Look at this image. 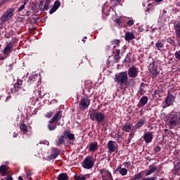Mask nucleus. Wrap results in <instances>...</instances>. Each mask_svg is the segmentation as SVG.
Instances as JSON below:
<instances>
[{
	"label": "nucleus",
	"instance_id": "1",
	"mask_svg": "<svg viewBox=\"0 0 180 180\" xmlns=\"http://www.w3.org/2000/svg\"><path fill=\"white\" fill-rule=\"evenodd\" d=\"M167 122L169 129H174L176 126H180V112H170L167 115Z\"/></svg>",
	"mask_w": 180,
	"mask_h": 180
},
{
	"label": "nucleus",
	"instance_id": "2",
	"mask_svg": "<svg viewBox=\"0 0 180 180\" xmlns=\"http://www.w3.org/2000/svg\"><path fill=\"white\" fill-rule=\"evenodd\" d=\"M63 117V110L58 111L56 115L49 121L48 129L50 131H53L57 129V124L59 125L58 122Z\"/></svg>",
	"mask_w": 180,
	"mask_h": 180
},
{
	"label": "nucleus",
	"instance_id": "3",
	"mask_svg": "<svg viewBox=\"0 0 180 180\" xmlns=\"http://www.w3.org/2000/svg\"><path fill=\"white\" fill-rule=\"evenodd\" d=\"M115 82H117L121 86L124 88H129V76L127 72H121L118 75H115Z\"/></svg>",
	"mask_w": 180,
	"mask_h": 180
},
{
	"label": "nucleus",
	"instance_id": "4",
	"mask_svg": "<svg viewBox=\"0 0 180 180\" xmlns=\"http://www.w3.org/2000/svg\"><path fill=\"white\" fill-rule=\"evenodd\" d=\"M90 119L91 120H96L98 123H102L103 120H105V114L103 112H98L96 110H92L90 113Z\"/></svg>",
	"mask_w": 180,
	"mask_h": 180
},
{
	"label": "nucleus",
	"instance_id": "5",
	"mask_svg": "<svg viewBox=\"0 0 180 180\" xmlns=\"http://www.w3.org/2000/svg\"><path fill=\"white\" fill-rule=\"evenodd\" d=\"M13 13H15V8H8L1 17V22L4 23L11 20V18L13 17Z\"/></svg>",
	"mask_w": 180,
	"mask_h": 180
},
{
	"label": "nucleus",
	"instance_id": "6",
	"mask_svg": "<svg viewBox=\"0 0 180 180\" xmlns=\"http://www.w3.org/2000/svg\"><path fill=\"white\" fill-rule=\"evenodd\" d=\"M94 165H95V160L94 158L91 156H87L83 161L82 167L84 169H91L94 168Z\"/></svg>",
	"mask_w": 180,
	"mask_h": 180
},
{
	"label": "nucleus",
	"instance_id": "7",
	"mask_svg": "<svg viewBox=\"0 0 180 180\" xmlns=\"http://www.w3.org/2000/svg\"><path fill=\"white\" fill-rule=\"evenodd\" d=\"M148 70L152 78H157L158 74H160L158 67L157 66V63L155 62H153L149 65Z\"/></svg>",
	"mask_w": 180,
	"mask_h": 180
},
{
	"label": "nucleus",
	"instance_id": "8",
	"mask_svg": "<svg viewBox=\"0 0 180 180\" xmlns=\"http://www.w3.org/2000/svg\"><path fill=\"white\" fill-rule=\"evenodd\" d=\"M174 32L176 33V39L178 43V46H180V21L174 22Z\"/></svg>",
	"mask_w": 180,
	"mask_h": 180
},
{
	"label": "nucleus",
	"instance_id": "9",
	"mask_svg": "<svg viewBox=\"0 0 180 180\" xmlns=\"http://www.w3.org/2000/svg\"><path fill=\"white\" fill-rule=\"evenodd\" d=\"M139 76V70L136 66L133 65L128 69V77L129 78H137Z\"/></svg>",
	"mask_w": 180,
	"mask_h": 180
},
{
	"label": "nucleus",
	"instance_id": "10",
	"mask_svg": "<svg viewBox=\"0 0 180 180\" xmlns=\"http://www.w3.org/2000/svg\"><path fill=\"white\" fill-rule=\"evenodd\" d=\"M175 96L171 94L169 91L167 93V96L165 98V103L167 106H172V105H174V103L175 102Z\"/></svg>",
	"mask_w": 180,
	"mask_h": 180
},
{
	"label": "nucleus",
	"instance_id": "11",
	"mask_svg": "<svg viewBox=\"0 0 180 180\" xmlns=\"http://www.w3.org/2000/svg\"><path fill=\"white\" fill-rule=\"evenodd\" d=\"M89 105H91V99L88 97L82 98L79 103L80 109H86L89 107Z\"/></svg>",
	"mask_w": 180,
	"mask_h": 180
},
{
	"label": "nucleus",
	"instance_id": "12",
	"mask_svg": "<svg viewBox=\"0 0 180 180\" xmlns=\"http://www.w3.org/2000/svg\"><path fill=\"white\" fill-rule=\"evenodd\" d=\"M12 172L9 170V167L5 165H2L0 166V175L1 176H6L8 174H11Z\"/></svg>",
	"mask_w": 180,
	"mask_h": 180
},
{
	"label": "nucleus",
	"instance_id": "13",
	"mask_svg": "<svg viewBox=\"0 0 180 180\" xmlns=\"http://www.w3.org/2000/svg\"><path fill=\"white\" fill-rule=\"evenodd\" d=\"M143 139L145 141V143H146V144H149V143H151L153 141V132H146L143 134Z\"/></svg>",
	"mask_w": 180,
	"mask_h": 180
},
{
	"label": "nucleus",
	"instance_id": "14",
	"mask_svg": "<svg viewBox=\"0 0 180 180\" xmlns=\"http://www.w3.org/2000/svg\"><path fill=\"white\" fill-rule=\"evenodd\" d=\"M15 42L11 41L8 42V44L6 45L4 50V54L6 56H8V54H11V52L13 51V47Z\"/></svg>",
	"mask_w": 180,
	"mask_h": 180
},
{
	"label": "nucleus",
	"instance_id": "15",
	"mask_svg": "<svg viewBox=\"0 0 180 180\" xmlns=\"http://www.w3.org/2000/svg\"><path fill=\"white\" fill-rule=\"evenodd\" d=\"M112 53L114 54V59L116 63H119L120 58H122V57H120V49H116V46H114Z\"/></svg>",
	"mask_w": 180,
	"mask_h": 180
},
{
	"label": "nucleus",
	"instance_id": "16",
	"mask_svg": "<svg viewBox=\"0 0 180 180\" xmlns=\"http://www.w3.org/2000/svg\"><path fill=\"white\" fill-rule=\"evenodd\" d=\"M164 41H165L164 39H162L161 41H158L155 45L156 50H158V51H160V53L165 50V46L164 45Z\"/></svg>",
	"mask_w": 180,
	"mask_h": 180
},
{
	"label": "nucleus",
	"instance_id": "17",
	"mask_svg": "<svg viewBox=\"0 0 180 180\" xmlns=\"http://www.w3.org/2000/svg\"><path fill=\"white\" fill-rule=\"evenodd\" d=\"M61 153V150L58 148H54L53 150V153L48 156L49 160H56L58 155H60V153Z\"/></svg>",
	"mask_w": 180,
	"mask_h": 180
},
{
	"label": "nucleus",
	"instance_id": "18",
	"mask_svg": "<svg viewBox=\"0 0 180 180\" xmlns=\"http://www.w3.org/2000/svg\"><path fill=\"white\" fill-rule=\"evenodd\" d=\"M134 39H136V36H134L133 32L129 31L125 32L124 40H126V41L130 43L131 40H134Z\"/></svg>",
	"mask_w": 180,
	"mask_h": 180
},
{
	"label": "nucleus",
	"instance_id": "19",
	"mask_svg": "<svg viewBox=\"0 0 180 180\" xmlns=\"http://www.w3.org/2000/svg\"><path fill=\"white\" fill-rule=\"evenodd\" d=\"M60 6H61V2L58 0H56L53 4V7L49 11L50 15H53V13H54V12H56Z\"/></svg>",
	"mask_w": 180,
	"mask_h": 180
},
{
	"label": "nucleus",
	"instance_id": "20",
	"mask_svg": "<svg viewBox=\"0 0 180 180\" xmlns=\"http://www.w3.org/2000/svg\"><path fill=\"white\" fill-rule=\"evenodd\" d=\"M37 82H39V76L37 75H32L29 77L27 83L30 84V85L36 84Z\"/></svg>",
	"mask_w": 180,
	"mask_h": 180
},
{
	"label": "nucleus",
	"instance_id": "21",
	"mask_svg": "<svg viewBox=\"0 0 180 180\" xmlns=\"http://www.w3.org/2000/svg\"><path fill=\"white\" fill-rule=\"evenodd\" d=\"M115 141H109L107 147L108 148L109 153L112 154V153H115L116 151V146H115Z\"/></svg>",
	"mask_w": 180,
	"mask_h": 180
},
{
	"label": "nucleus",
	"instance_id": "22",
	"mask_svg": "<svg viewBox=\"0 0 180 180\" xmlns=\"http://www.w3.org/2000/svg\"><path fill=\"white\" fill-rule=\"evenodd\" d=\"M100 174H101V175H105V176H107L108 179H113V176H112V173H110V172H109V170L106 169H101L99 170Z\"/></svg>",
	"mask_w": 180,
	"mask_h": 180
},
{
	"label": "nucleus",
	"instance_id": "23",
	"mask_svg": "<svg viewBox=\"0 0 180 180\" xmlns=\"http://www.w3.org/2000/svg\"><path fill=\"white\" fill-rule=\"evenodd\" d=\"M148 102V97L147 96H143L141 97L139 101V103L138 104V108L146 106V104Z\"/></svg>",
	"mask_w": 180,
	"mask_h": 180
},
{
	"label": "nucleus",
	"instance_id": "24",
	"mask_svg": "<svg viewBox=\"0 0 180 180\" xmlns=\"http://www.w3.org/2000/svg\"><path fill=\"white\" fill-rule=\"evenodd\" d=\"M64 137H67L68 139V140H75V135H74V134H71L70 132V130H65L63 131V135Z\"/></svg>",
	"mask_w": 180,
	"mask_h": 180
},
{
	"label": "nucleus",
	"instance_id": "25",
	"mask_svg": "<svg viewBox=\"0 0 180 180\" xmlns=\"http://www.w3.org/2000/svg\"><path fill=\"white\" fill-rule=\"evenodd\" d=\"M157 171V167L154 165H150L149 166V169L146 172V175L148 176V175H151V174H154Z\"/></svg>",
	"mask_w": 180,
	"mask_h": 180
},
{
	"label": "nucleus",
	"instance_id": "26",
	"mask_svg": "<svg viewBox=\"0 0 180 180\" xmlns=\"http://www.w3.org/2000/svg\"><path fill=\"white\" fill-rule=\"evenodd\" d=\"M133 124L127 123L122 127L123 131H125L126 133H130V130H131Z\"/></svg>",
	"mask_w": 180,
	"mask_h": 180
},
{
	"label": "nucleus",
	"instance_id": "27",
	"mask_svg": "<svg viewBox=\"0 0 180 180\" xmlns=\"http://www.w3.org/2000/svg\"><path fill=\"white\" fill-rule=\"evenodd\" d=\"M65 137L64 136H60L58 138V141H56V146H58V147L59 146H62V144H65Z\"/></svg>",
	"mask_w": 180,
	"mask_h": 180
},
{
	"label": "nucleus",
	"instance_id": "28",
	"mask_svg": "<svg viewBox=\"0 0 180 180\" xmlns=\"http://www.w3.org/2000/svg\"><path fill=\"white\" fill-rule=\"evenodd\" d=\"M166 41L171 46L176 47V41H175L172 37H168L167 38H166Z\"/></svg>",
	"mask_w": 180,
	"mask_h": 180
},
{
	"label": "nucleus",
	"instance_id": "29",
	"mask_svg": "<svg viewBox=\"0 0 180 180\" xmlns=\"http://www.w3.org/2000/svg\"><path fill=\"white\" fill-rule=\"evenodd\" d=\"M57 180H68V174L67 173H61L58 176Z\"/></svg>",
	"mask_w": 180,
	"mask_h": 180
},
{
	"label": "nucleus",
	"instance_id": "30",
	"mask_svg": "<svg viewBox=\"0 0 180 180\" xmlns=\"http://www.w3.org/2000/svg\"><path fill=\"white\" fill-rule=\"evenodd\" d=\"M98 150V143H92L90 144L89 151H96Z\"/></svg>",
	"mask_w": 180,
	"mask_h": 180
},
{
	"label": "nucleus",
	"instance_id": "31",
	"mask_svg": "<svg viewBox=\"0 0 180 180\" xmlns=\"http://www.w3.org/2000/svg\"><path fill=\"white\" fill-rule=\"evenodd\" d=\"M143 172H140L139 173L135 174L131 180H139V179H141V178H143Z\"/></svg>",
	"mask_w": 180,
	"mask_h": 180
},
{
	"label": "nucleus",
	"instance_id": "32",
	"mask_svg": "<svg viewBox=\"0 0 180 180\" xmlns=\"http://www.w3.org/2000/svg\"><path fill=\"white\" fill-rule=\"evenodd\" d=\"M146 124V120L145 119H141L136 124V127H138V128H141L143 127L144 125Z\"/></svg>",
	"mask_w": 180,
	"mask_h": 180
},
{
	"label": "nucleus",
	"instance_id": "33",
	"mask_svg": "<svg viewBox=\"0 0 180 180\" xmlns=\"http://www.w3.org/2000/svg\"><path fill=\"white\" fill-rule=\"evenodd\" d=\"M88 175H75L74 180H86Z\"/></svg>",
	"mask_w": 180,
	"mask_h": 180
},
{
	"label": "nucleus",
	"instance_id": "34",
	"mask_svg": "<svg viewBox=\"0 0 180 180\" xmlns=\"http://www.w3.org/2000/svg\"><path fill=\"white\" fill-rule=\"evenodd\" d=\"M20 129L23 131L24 134H26L27 131H29L27 130V125H26V124H20Z\"/></svg>",
	"mask_w": 180,
	"mask_h": 180
},
{
	"label": "nucleus",
	"instance_id": "35",
	"mask_svg": "<svg viewBox=\"0 0 180 180\" xmlns=\"http://www.w3.org/2000/svg\"><path fill=\"white\" fill-rule=\"evenodd\" d=\"M13 88L15 90H11L12 94H15V92H19V89H20V88H22V86L15 83L13 84Z\"/></svg>",
	"mask_w": 180,
	"mask_h": 180
},
{
	"label": "nucleus",
	"instance_id": "36",
	"mask_svg": "<svg viewBox=\"0 0 180 180\" xmlns=\"http://www.w3.org/2000/svg\"><path fill=\"white\" fill-rule=\"evenodd\" d=\"M52 0H46L45 4L44 6V11H49V8L50 6V4H51Z\"/></svg>",
	"mask_w": 180,
	"mask_h": 180
},
{
	"label": "nucleus",
	"instance_id": "37",
	"mask_svg": "<svg viewBox=\"0 0 180 180\" xmlns=\"http://www.w3.org/2000/svg\"><path fill=\"white\" fill-rule=\"evenodd\" d=\"M13 173L10 172L7 175H6L5 177L2 178L1 180H13V177H12V175Z\"/></svg>",
	"mask_w": 180,
	"mask_h": 180
},
{
	"label": "nucleus",
	"instance_id": "38",
	"mask_svg": "<svg viewBox=\"0 0 180 180\" xmlns=\"http://www.w3.org/2000/svg\"><path fill=\"white\" fill-rule=\"evenodd\" d=\"M118 172L122 176H126L127 175V169L122 168Z\"/></svg>",
	"mask_w": 180,
	"mask_h": 180
},
{
	"label": "nucleus",
	"instance_id": "39",
	"mask_svg": "<svg viewBox=\"0 0 180 180\" xmlns=\"http://www.w3.org/2000/svg\"><path fill=\"white\" fill-rule=\"evenodd\" d=\"M111 44H112V46H116V47H120V41L119 39L112 40Z\"/></svg>",
	"mask_w": 180,
	"mask_h": 180
},
{
	"label": "nucleus",
	"instance_id": "40",
	"mask_svg": "<svg viewBox=\"0 0 180 180\" xmlns=\"http://www.w3.org/2000/svg\"><path fill=\"white\" fill-rule=\"evenodd\" d=\"M179 171H180V162H177L174 165V172H175V174H178V172H179Z\"/></svg>",
	"mask_w": 180,
	"mask_h": 180
},
{
	"label": "nucleus",
	"instance_id": "41",
	"mask_svg": "<svg viewBox=\"0 0 180 180\" xmlns=\"http://www.w3.org/2000/svg\"><path fill=\"white\" fill-rule=\"evenodd\" d=\"M137 129H139V128L136 124H135L134 127H131V133H132L133 134H135L136 130H137Z\"/></svg>",
	"mask_w": 180,
	"mask_h": 180
},
{
	"label": "nucleus",
	"instance_id": "42",
	"mask_svg": "<svg viewBox=\"0 0 180 180\" xmlns=\"http://www.w3.org/2000/svg\"><path fill=\"white\" fill-rule=\"evenodd\" d=\"M45 117H48V119H50V117H53V111H50L46 113Z\"/></svg>",
	"mask_w": 180,
	"mask_h": 180
},
{
	"label": "nucleus",
	"instance_id": "43",
	"mask_svg": "<svg viewBox=\"0 0 180 180\" xmlns=\"http://www.w3.org/2000/svg\"><path fill=\"white\" fill-rule=\"evenodd\" d=\"M127 25H128V26H129V27H131V26H133L134 25V20H129L127 22Z\"/></svg>",
	"mask_w": 180,
	"mask_h": 180
},
{
	"label": "nucleus",
	"instance_id": "44",
	"mask_svg": "<svg viewBox=\"0 0 180 180\" xmlns=\"http://www.w3.org/2000/svg\"><path fill=\"white\" fill-rule=\"evenodd\" d=\"M133 137H134V134L130 132L128 137V144L131 141V139H133Z\"/></svg>",
	"mask_w": 180,
	"mask_h": 180
},
{
	"label": "nucleus",
	"instance_id": "45",
	"mask_svg": "<svg viewBox=\"0 0 180 180\" xmlns=\"http://www.w3.org/2000/svg\"><path fill=\"white\" fill-rule=\"evenodd\" d=\"M12 36H13L12 34V32H8L5 34V37H6V39H11V37H12Z\"/></svg>",
	"mask_w": 180,
	"mask_h": 180
},
{
	"label": "nucleus",
	"instance_id": "46",
	"mask_svg": "<svg viewBox=\"0 0 180 180\" xmlns=\"http://www.w3.org/2000/svg\"><path fill=\"white\" fill-rule=\"evenodd\" d=\"M124 167H125V168H129V167H130V165H131V162L130 161L128 162H125L123 163Z\"/></svg>",
	"mask_w": 180,
	"mask_h": 180
},
{
	"label": "nucleus",
	"instance_id": "47",
	"mask_svg": "<svg viewBox=\"0 0 180 180\" xmlns=\"http://www.w3.org/2000/svg\"><path fill=\"white\" fill-rule=\"evenodd\" d=\"M154 151H155V153H160V151H161V146H157L154 148Z\"/></svg>",
	"mask_w": 180,
	"mask_h": 180
},
{
	"label": "nucleus",
	"instance_id": "48",
	"mask_svg": "<svg viewBox=\"0 0 180 180\" xmlns=\"http://www.w3.org/2000/svg\"><path fill=\"white\" fill-rule=\"evenodd\" d=\"M38 95L39 98H43V96H44V94H43V91H41V89L38 90Z\"/></svg>",
	"mask_w": 180,
	"mask_h": 180
},
{
	"label": "nucleus",
	"instance_id": "49",
	"mask_svg": "<svg viewBox=\"0 0 180 180\" xmlns=\"http://www.w3.org/2000/svg\"><path fill=\"white\" fill-rule=\"evenodd\" d=\"M15 84H18V85L22 86V85L23 84V80H22L20 79H18Z\"/></svg>",
	"mask_w": 180,
	"mask_h": 180
},
{
	"label": "nucleus",
	"instance_id": "50",
	"mask_svg": "<svg viewBox=\"0 0 180 180\" xmlns=\"http://www.w3.org/2000/svg\"><path fill=\"white\" fill-rule=\"evenodd\" d=\"M115 23H117V25H118L119 26H120V25H122V20H120V18H117L115 20Z\"/></svg>",
	"mask_w": 180,
	"mask_h": 180
},
{
	"label": "nucleus",
	"instance_id": "51",
	"mask_svg": "<svg viewBox=\"0 0 180 180\" xmlns=\"http://www.w3.org/2000/svg\"><path fill=\"white\" fill-rule=\"evenodd\" d=\"M120 169H123V167H122V165H120L115 170V172H119Z\"/></svg>",
	"mask_w": 180,
	"mask_h": 180
},
{
	"label": "nucleus",
	"instance_id": "52",
	"mask_svg": "<svg viewBox=\"0 0 180 180\" xmlns=\"http://www.w3.org/2000/svg\"><path fill=\"white\" fill-rule=\"evenodd\" d=\"M25 4L22 5L20 8H18V12H22V11H23V9H25Z\"/></svg>",
	"mask_w": 180,
	"mask_h": 180
},
{
	"label": "nucleus",
	"instance_id": "53",
	"mask_svg": "<svg viewBox=\"0 0 180 180\" xmlns=\"http://www.w3.org/2000/svg\"><path fill=\"white\" fill-rule=\"evenodd\" d=\"M141 180H155V177L152 176V177L143 178Z\"/></svg>",
	"mask_w": 180,
	"mask_h": 180
},
{
	"label": "nucleus",
	"instance_id": "54",
	"mask_svg": "<svg viewBox=\"0 0 180 180\" xmlns=\"http://www.w3.org/2000/svg\"><path fill=\"white\" fill-rule=\"evenodd\" d=\"M26 175H27V178H30V176H32V171L27 172L26 173Z\"/></svg>",
	"mask_w": 180,
	"mask_h": 180
},
{
	"label": "nucleus",
	"instance_id": "55",
	"mask_svg": "<svg viewBox=\"0 0 180 180\" xmlns=\"http://www.w3.org/2000/svg\"><path fill=\"white\" fill-rule=\"evenodd\" d=\"M138 32L139 33H142V32H144V28L141 27H138Z\"/></svg>",
	"mask_w": 180,
	"mask_h": 180
},
{
	"label": "nucleus",
	"instance_id": "56",
	"mask_svg": "<svg viewBox=\"0 0 180 180\" xmlns=\"http://www.w3.org/2000/svg\"><path fill=\"white\" fill-rule=\"evenodd\" d=\"M115 137H117V140H119V139H120V137H122L120 132H118L117 134H116Z\"/></svg>",
	"mask_w": 180,
	"mask_h": 180
},
{
	"label": "nucleus",
	"instance_id": "57",
	"mask_svg": "<svg viewBox=\"0 0 180 180\" xmlns=\"http://www.w3.org/2000/svg\"><path fill=\"white\" fill-rule=\"evenodd\" d=\"M139 92H140L141 94H144V92H146V91H144V89H143V87H140Z\"/></svg>",
	"mask_w": 180,
	"mask_h": 180
},
{
	"label": "nucleus",
	"instance_id": "58",
	"mask_svg": "<svg viewBox=\"0 0 180 180\" xmlns=\"http://www.w3.org/2000/svg\"><path fill=\"white\" fill-rule=\"evenodd\" d=\"M141 88H144L145 86H147V84L144 82H141L140 84Z\"/></svg>",
	"mask_w": 180,
	"mask_h": 180
},
{
	"label": "nucleus",
	"instance_id": "59",
	"mask_svg": "<svg viewBox=\"0 0 180 180\" xmlns=\"http://www.w3.org/2000/svg\"><path fill=\"white\" fill-rule=\"evenodd\" d=\"M49 144V141H41L40 142V144Z\"/></svg>",
	"mask_w": 180,
	"mask_h": 180
},
{
	"label": "nucleus",
	"instance_id": "60",
	"mask_svg": "<svg viewBox=\"0 0 180 180\" xmlns=\"http://www.w3.org/2000/svg\"><path fill=\"white\" fill-rule=\"evenodd\" d=\"M160 90H155V95H160Z\"/></svg>",
	"mask_w": 180,
	"mask_h": 180
},
{
	"label": "nucleus",
	"instance_id": "61",
	"mask_svg": "<svg viewBox=\"0 0 180 180\" xmlns=\"http://www.w3.org/2000/svg\"><path fill=\"white\" fill-rule=\"evenodd\" d=\"M18 133L16 132H14L13 134V137H14V139H16V137H18Z\"/></svg>",
	"mask_w": 180,
	"mask_h": 180
},
{
	"label": "nucleus",
	"instance_id": "62",
	"mask_svg": "<svg viewBox=\"0 0 180 180\" xmlns=\"http://www.w3.org/2000/svg\"><path fill=\"white\" fill-rule=\"evenodd\" d=\"M155 30H157V28H153L151 30V33H154V32H155Z\"/></svg>",
	"mask_w": 180,
	"mask_h": 180
},
{
	"label": "nucleus",
	"instance_id": "63",
	"mask_svg": "<svg viewBox=\"0 0 180 180\" xmlns=\"http://www.w3.org/2000/svg\"><path fill=\"white\" fill-rule=\"evenodd\" d=\"M26 15L30 16V11H27L26 12Z\"/></svg>",
	"mask_w": 180,
	"mask_h": 180
},
{
	"label": "nucleus",
	"instance_id": "64",
	"mask_svg": "<svg viewBox=\"0 0 180 180\" xmlns=\"http://www.w3.org/2000/svg\"><path fill=\"white\" fill-rule=\"evenodd\" d=\"M18 180H23V177H22V176H20L18 177Z\"/></svg>",
	"mask_w": 180,
	"mask_h": 180
}]
</instances>
